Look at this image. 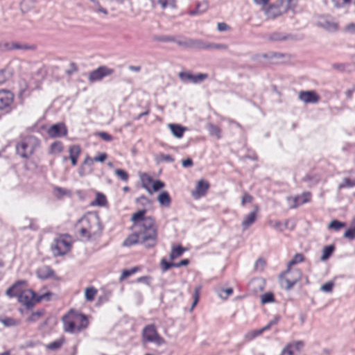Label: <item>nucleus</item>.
Returning <instances> with one entry per match:
<instances>
[{"mask_svg":"<svg viewBox=\"0 0 355 355\" xmlns=\"http://www.w3.org/2000/svg\"><path fill=\"white\" fill-rule=\"evenodd\" d=\"M147 210H138L131 216L132 223L131 230L137 229L141 235V243L146 244L148 248L156 245L158 238V228L155 218L152 216H146Z\"/></svg>","mask_w":355,"mask_h":355,"instance_id":"f257e3e1","label":"nucleus"},{"mask_svg":"<svg viewBox=\"0 0 355 355\" xmlns=\"http://www.w3.org/2000/svg\"><path fill=\"white\" fill-rule=\"evenodd\" d=\"M63 329L70 334L85 330L89 324L87 315L73 309H69L62 318Z\"/></svg>","mask_w":355,"mask_h":355,"instance_id":"f03ea898","label":"nucleus"},{"mask_svg":"<svg viewBox=\"0 0 355 355\" xmlns=\"http://www.w3.org/2000/svg\"><path fill=\"white\" fill-rule=\"evenodd\" d=\"M75 228L81 237L89 239L101 231L99 218L96 214L88 212L77 222Z\"/></svg>","mask_w":355,"mask_h":355,"instance_id":"7ed1b4c3","label":"nucleus"},{"mask_svg":"<svg viewBox=\"0 0 355 355\" xmlns=\"http://www.w3.org/2000/svg\"><path fill=\"white\" fill-rule=\"evenodd\" d=\"M40 145L36 137L27 135L20 139L15 145L16 153L23 159H28L35 153Z\"/></svg>","mask_w":355,"mask_h":355,"instance_id":"20e7f679","label":"nucleus"},{"mask_svg":"<svg viewBox=\"0 0 355 355\" xmlns=\"http://www.w3.org/2000/svg\"><path fill=\"white\" fill-rule=\"evenodd\" d=\"M53 293L47 291L43 293H36L31 289H26L17 297L19 303L24 306L26 309H32L36 304L42 301H49L51 300Z\"/></svg>","mask_w":355,"mask_h":355,"instance_id":"39448f33","label":"nucleus"},{"mask_svg":"<svg viewBox=\"0 0 355 355\" xmlns=\"http://www.w3.org/2000/svg\"><path fill=\"white\" fill-rule=\"evenodd\" d=\"M302 275L301 270L286 267V269L279 275V285L285 290L289 291L301 280Z\"/></svg>","mask_w":355,"mask_h":355,"instance_id":"423d86ee","label":"nucleus"},{"mask_svg":"<svg viewBox=\"0 0 355 355\" xmlns=\"http://www.w3.org/2000/svg\"><path fill=\"white\" fill-rule=\"evenodd\" d=\"M73 239L68 234H61L51 244V249L55 257L63 256L71 249Z\"/></svg>","mask_w":355,"mask_h":355,"instance_id":"0eeeda50","label":"nucleus"},{"mask_svg":"<svg viewBox=\"0 0 355 355\" xmlns=\"http://www.w3.org/2000/svg\"><path fill=\"white\" fill-rule=\"evenodd\" d=\"M141 187L149 194H153L165 187V183L160 180L154 179L152 175L146 172L138 173Z\"/></svg>","mask_w":355,"mask_h":355,"instance_id":"6e6552de","label":"nucleus"},{"mask_svg":"<svg viewBox=\"0 0 355 355\" xmlns=\"http://www.w3.org/2000/svg\"><path fill=\"white\" fill-rule=\"evenodd\" d=\"M142 339L144 342L155 343L157 345H162L166 343L165 340L159 334L154 324H148L144 328Z\"/></svg>","mask_w":355,"mask_h":355,"instance_id":"1a4fd4ad","label":"nucleus"},{"mask_svg":"<svg viewBox=\"0 0 355 355\" xmlns=\"http://www.w3.org/2000/svg\"><path fill=\"white\" fill-rule=\"evenodd\" d=\"M188 47L197 49H218L227 50L228 46L225 44H215V43H204L201 40H191L185 43Z\"/></svg>","mask_w":355,"mask_h":355,"instance_id":"9d476101","label":"nucleus"},{"mask_svg":"<svg viewBox=\"0 0 355 355\" xmlns=\"http://www.w3.org/2000/svg\"><path fill=\"white\" fill-rule=\"evenodd\" d=\"M209 188V182L205 179H200L196 182L194 189L191 191V195L195 200L200 199L207 195Z\"/></svg>","mask_w":355,"mask_h":355,"instance_id":"9b49d317","label":"nucleus"},{"mask_svg":"<svg viewBox=\"0 0 355 355\" xmlns=\"http://www.w3.org/2000/svg\"><path fill=\"white\" fill-rule=\"evenodd\" d=\"M14 94L8 89H0V110L9 112L14 102Z\"/></svg>","mask_w":355,"mask_h":355,"instance_id":"f8f14e48","label":"nucleus"},{"mask_svg":"<svg viewBox=\"0 0 355 355\" xmlns=\"http://www.w3.org/2000/svg\"><path fill=\"white\" fill-rule=\"evenodd\" d=\"M28 286V282L26 280H19L16 282L12 286L9 287L6 291V294L10 298L12 297H19V296L26 291Z\"/></svg>","mask_w":355,"mask_h":355,"instance_id":"ddd939ff","label":"nucleus"},{"mask_svg":"<svg viewBox=\"0 0 355 355\" xmlns=\"http://www.w3.org/2000/svg\"><path fill=\"white\" fill-rule=\"evenodd\" d=\"M69 157L64 156L62 158L64 162L69 159L72 166H76L78 164L79 157L82 153V148L79 144L70 145L68 147Z\"/></svg>","mask_w":355,"mask_h":355,"instance_id":"4468645a","label":"nucleus"},{"mask_svg":"<svg viewBox=\"0 0 355 355\" xmlns=\"http://www.w3.org/2000/svg\"><path fill=\"white\" fill-rule=\"evenodd\" d=\"M113 72L114 70L112 69H110L105 66H101L90 72L89 80L91 83L101 80L103 78L111 75Z\"/></svg>","mask_w":355,"mask_h":355,"instance_id":"2eb2a0df","label":"nucleus"},{"mask_svg":"<svg viewBox=\"0 0 355 355\" xmlns=\"http://www.w3.org/2000/svg\"><path fill=\"white\" fill-rule=\"evenodd\" d=\"M304 343L302 340H295L288 343L282 349L280 355H297L300 353L303 347Z\"/></svg>","mask_w":355,"mask_h":355,"instance_id":"dca6fc26","label":"nucleus"},{"mask_svg":"<svg viewBox=\"0 0 355 355\" xmlns=\"http://www.w3.org/2000/svg\"><path fill=\"white\" fill-rule=\"evenodd\" d=\"M48 135L51 138L65 137L68 133L67 126L63 123L51 125L47 130Z\"/></svg>","mask_w":355,"mask_h":355,"instance_id":"f3484780","label":"nucleus"},{"mask_svg":"<svg viewBox=\"0 0 355 355\" xmlns=\"http://www.w3.org/2000/svg\"><path fill=\"white\" fill-rule=\"evenodd\" d=\"M259 206L255 205L253 211L245 215L241 223V226L243 230L249 228L257 219L259 212Z\"/></svg>","mask_w":355,"mask_h":355,"instance_id":"a211bd4d","label":"nucleus"},{"mask_svg":"<svg viewBox=\"0 0 355 355\" xmlns=\"http://www.w3.org/2000/svg\"><path fill=\"white\" fill-rule=\"evenodd\" d=\"M94 162L95 161L94 157H91L88 155H86L78 170V174L80 176H85L87 174L92 173L93 171L92 168Z\"/></svg>","mask_w":355,"mask_h":355,"instance_id":"6ab92c4d","label":"nucleus"},{"mask_svg":"<svg viewBox=\"0 0 355 355\" xmlns=\"http://www.w3.org/2000/svg\"><path fill=\"white\" fill-rule=\"evenodd\" d=\"M298 98L305 103H316L320 101V96L315 91H301Z\"/></svg>","mask_w":355,"mask_h":355,"instance_id":"aec40b11","label":"nucleus"},{"mask_svg":"<svg viewBox=\"0 0 355 355\" xmlns=\"http://www.w3.org/2000/svg\"><path fill=\"white\" fill-rule=\"evenodd\" d=\"M312 195L309 191H305L300 195L296 196L293 198V208H296L303 204L310 202L311 201Z\"/></svg>","mask_w":355,"mask_h":355,"instance_id":"412c9836","label":"nucleus"},{"mask_svg":"<svg viewBox=\"0 0 355 355\" xmlns=\"http://www.w3.org/2000/svg\"><path fill=\"white\" fill-rule=\"evenodd\" d=\"M275 323L273 322H270L266 326L263 327V328H261L259 329H255L250 331L245 334V339L247 341H251L255 338L261 336L263 332L266 331H268L270 329L272 324Z\"/></svg>","mask_w":355,"mask_h":355,"instance_id":"4be33fe9","label":"nucleus"},{"mask_svg":"<svg viewBox=\"0 0 355 355\" xmlns=\"http://www.w3.org/2000/svg\"><path fill=\"white\" fill-rule=\"evenodd\" d=\"M37 276L42 279H46L54 275V271L49 266H42L36 271Z\"/></svg>","mask_w":355,"mask_h":355,"instance_id":"5701e85b","label":"nucleus"},{"mask_svg":"<svg viewBox=\"0 0 355 355\" xmlns=\"http://www.w3.org/2000/svg\"><path fill=\"white\" fill-rule=\"evenodd\" d=\"M141 241V235L137 231L129 234L123 242V247H131Z\"/></svg>","mask_w":355,"mask_h":355,"instance_id":"b1692460","label":"nucleus"},{"mask_svg":"<svg viewBox=\"0 0 355 355\" xmlns=\"http://www.w3.org/2000/svg\"><path fill=\"white\" fill-rule=\"evenodd\" d=\"M64 144L61 141H55L49 146L48 153L51 155H56L64 151Z\"/></svg>","mask_w":355,"mask_h":355,"instance_id":"393cba45","label":"nucleus"},{"mask_svg":"<svg viewBox=\"0 0 355 355\" xmlns=\"http://www.w3.org/2000/svg\"><path fill=\"white\" fill-rule=\"evenodd\" d=\"M107 205V200L105 194L101 192L96 193L95 199L91 202V206L105 207Z\"/></svg>","mask_w":355,"mask_h":355,"instance_id":"a878e982","label":"nucleus"},{"mask_svg":"<svg viewBox=\"0 0 355 355\" xmlns=\"http://www.w3.org/2000/svg\"><path fill=\"white\" fill-rule=\"evenodd\" d=\"M157 200L161 206L169 207L171 203V198L168 191H164L157 196Z\"/></svg>","mask_w":355,"mask_h":355,"instance_id":"bb28decb","label":"nucleus"},{"mask_svg":"<svg viewBox=\"0 0 355 355\" xmlns=\"http://www.w3.org/2000/svg\"><path fill=\"white\" fill-rule=\"evenodd\" d=\"M168 128L172 132L173 135L178 138H182L184 132L186 131V128L179 124L171 123L168 124Z\"/></svg>","mask_w":355,"mask_h":355,"instance_id":"cd10ccee","label":"nucleus"},{"mask_svg":"<svg viewBox=\"0 0 355 355\" xmlns=\"http://www.w3.org/2000/svg\"><path fill=\"white\" fill-rule=\"evenodd\" d=\"M187 250V248H183L181 245H173L170 253V259L174 260L180 257L182 254Z\"/></svg>","mask_w":355,"mask_h":355,"instance_id":"c85d7f7f","label":"nucleus"},{"mask_svg":"<svg viewBox=\"0 0 355 355\" xmlns=\"http://www.w3.org/2000/svg\"><path fill=\"white\" fill-rule=\"evenodd\" d=\"M8 49L10 50L21 49V50H35L36 46L33 44H20L16 42H12L8 44Z\"/></svg>","mask_w":355,"mask_h":355,"instance_id":"c756f323","label":"nucleus"},{"mask_svg":"<svg viewBox=\"0 0 355 355\" xmlns=\"http://www.w3.org/2000/svg\"><path fill=\"white\" fill-rule=\"evenodd\" d=\"M305 261V256L302 253H296L293 259L290 260L288 263L287 266L290 268H295L294 266L302 263Z\"/></svg>","mask_w":355,"mask_h":355,"instance_id":"7c9ffc66","label":"nucleus"},{"mask_svg":"<svg viewBox=\"0 0 355 355\" xmlns=\"http://www.w3.org/2000/svg\"><path fill=\"white\" fill-rule=\"evenodd\" d=\"M98 293V290L94 286L87 287L85 290V298L87 302H92L94 300L96 295Z\"/></svg>","mask_w":355,"mask_h":355,"instance_id":"2f4dec72","label":"nucleus"},{"mask_svg":"<svg viewBox=\"0 0 355 355\" xmlns=\"http://www.w3.org/2000/svg\"><path fill=\"white\" fill-rule=\"evenodd\" d=\"M45 314L44 309H39L36 311L31 313L30 316L26 319V321L29 323H33L38 321L41 319Z\"/></svg>","mask_w":355,"mask_h":355,"instance_id":"473e14b6","label":"nucleus"},{"mask_svg":"<svg viewBox=\"0 0 355 355\" xmlns=\"http://www.w3.org/2000/svg\"><path fill=\"white\" fill-rule=\"evenodd\" d=\"M335 251L334 245H329L324 246L322 249V254L320 257V260L322 261H327Z\"/></svg>","mask_w":355,"mask_h":355,"instance_id":"72a5a7b5","label":"nucleus"},{"mask_svg":"<svg viewBox=\"0 0 355 355\" xmlns=\"http://www.w3.org/2000/svg\"><path fill=\"white\" fill-rule=\"evenodd\" d=\"M207 130L210 135L215 137L216 139L221 138V129L218 125L209 123L207 125Z\"/></svg>","mask_w":355,"mask_h":355,"instance_id":"f704fd0d","label":"nucleus"},{"mask_svg":"<svg viewBox=\"0 0 355 355\" xmlns=\"http://www.w3.org/2000/svg\"><path fill=\"white\" fill-rule=\"evenodd\" d=\"M12 75V71L6 67L0 70V85L5 83Z\"/></svg>","mask_w":355,"mask_h":355,"instance_id":"c9c22d12","label":"nucleus"},{"mask_svg":"<svg viewBox=\"0 0 355 355\" xmlns=\"http://www.w3.org/2000/svg\"><path fill=\"white\" fill-rule=\"evenodd\" d=\"M53 194L57 198H61L64 196H70L71 193L67 189L55 187L53 189Z\"/></svg>","mask_w":355,"mask_h":355,"instance_id":"e433bc0d","label":"nucleus"},{"mask_svg":"<svg viewBox=\"0 0 355 355\" xmlns=\"http://www.w3.org/2000/svg\"><path fill=\"white\" fill-rule=\"evenodd\" d=\"M140 270V267L135 266L130 270H123L121 272V275L119 277V282H123L124 279L128 278V277L135 274L138 271Z\"/></svg>","mask_w":355,"mask_h":355,"instance_id":"4c0bfd02","label":"nucleus"},{"mask_svg":"<svg viewBox=\"0 0 355 355\" xmlns=\"http://www.w3.org/2000/svg\"><path fill=\"white\" fill-rule=\"evenodd\" d=\"M64 342H65V338L64 336H62L59 339L49 343L47 345L46 348L50 350L58 349L62 347V345L64 343Z\"/></svg>","mask_w":355,"mask_h":355,"instance_id":"58836bf2","label":"nucleus"},{"mask_svg":"<svg viewBox=\"0 0 355 355\" xmlns=\"http://www.w3.org/2000/svg\"><path fill=\"white\" fill-rule=\"evenodd\" d=\"M352 226L348 228L344 233L343 236L349 241L355 239V218L352 220Z\"/></svg>","mask_w":355,"mask_h":355,"instance_id":"ea45409f","label":"nucleus"},{"mask_svg":"<svg viewBox=\"0 0 355 355\" xmlns=\"http://www.w3.org/2000/svg\"><path fill=\"white\" fill-rule=\"evenodd\" d=\"M354 187H355V178L351 179L349 178H345L343 179V182L338 185V189H343Z\"/></svg>","mask_w":355,"mask_h":355,"instance_id":"a19ab883","label":"nucleus"},{"mask_svg":"<svg viewBox=\"0 0 355 355\" xmlns=\"http://www.w3.org/2000/svg\"><path fill=\"white\" fill-rule=\"evenodd\" d=\"M0 322L6 327H14L19 324V322L10 317H5L0 319Z\"/></svg>","mask_w":355,"mask_h":355,"instance_id":"79ce46f5","label":"nucleus"},{"mask_svg":"<svg viewBox=\"0 0 355 355\" xmlns=\"http://www.w3.org/2000/svg\"><path fill=\"white\" fill-rule=\"evenodd\" d=\"M114 174L116 177L122 181L128 182L129 180V175L127 171L123 169L116 168L114 171Z\"/></svg>","mask_w":355,"mask_h":355,"instance_id":"37998d69","label":"nucleus"},{"mask_svg":"<svg viewBox=\"0 0 355 355\" xmlns=\"http://www.w3.org/2000/svg\"><path fill=\"white\" fill-rule=\"evenodd\" d=\"M275 302V296L272 293L268 292L263 293L261 296V302L264 304L267 303H271Z\"/></svg>","mask_w":355,"mask_h":355,"instance_id":"c03bdc74","label":"nucleus"},{"mask_svg":"<svg viewBox=\"0 0 355 355\" xmlns=\"http://www.w3.org/2000/svg\"><path fill=\"white\" fill-rule=\"evenodd\" d=\"M176 0H158V3L163 9L166 8H175L176 7Z\"/></svg>","mask_w":355,"mask_h":355,"instance_id":"a18cd8bd","label":"nucleus"},{"mask_svg":"<svg viewBox=\"0 0 355 355\" xmlns=\"http://www.w3.org/2000/svg\"><path fill=\"white\" fill-rule=\"evenodd\" d=\"M200 291H201V286H198L195 288L194 292H193V304L191 305V310H193L194 309V307L198 303V301L200 300Z\"/></svg>","mask_w":355,"mask_h":355,"instance_id":"49530a36","label":"nucleus"},{"mask_svg":"<svg viewBox=\"0 0 355 355\" xmlns=\"http://www.w3.org/2000/svg\"><path fill=\"white\" fill-rule=\"evenodd\" d=\"M332 68L338 72H347L348 70L349 64L347 63H334L332 64Z\"/></svg>","mask_w":355,"mask_h":355,"instance_id":"de8ad7c7","label":"nucleus"},{"mask_svg":"<svg viewBox=\"0 0 355 355\" xmlns=\"http://www.w3.org/2000/svg\"><path fill=\"white\" fill-rule=\"evenodd\" d=\"M346 224L343 222H340L338 220H333L329 224V228L333 229L336 231L340 230L341 228L345 227Z\"/></svg>","mask_w":355,"mask_h":355,"instance_id":"09e8293b","label":"nucleus"},{"mask_svg":"<svg viewBox=\"0 0 355 355\" xmlns=\"http://www.w3.org/2000/svg\"><path fill=\"white\" fill-rule=\"evenodd\" d=\"M208 78V75L207 73H198L197 75H193V78H191V81L193 83H200Z\"/></svg>","mask_w":355,"mask_h":355,"instance_id":"8fccbe9b","label":"nucleus"},{"mask_svg":"<svg viewBox=\"0 0 355 355\" xmlns=\"http://www.w3.org/2000/svg\"><path fill=\"white\" fill-rule=\"evenodd\" d=\"M334 5L337 8H343L351 4L352 0H331Z\"/></svg>","mask_w":355,"mask_h":355,"instance_id":"3c124183","label":"nucleus"},{"mask_svg":"<svg viewBox=\"0 0 355 355\" xmlns=\"http://www.w3.org/2000/svg\"><path fill=\"white\" fill-rule=\"evenodd\" d=\"M175 263L168 262L165 259H162L160 261V267L163 272H166L171 268L174 267Z\"/></svg>","mask_w":355,"mask_h":355,"instance_id":"603ef678","label":"nucleus"},{"mask_svg":"<svg viewBox=\"0 0 355 355\" xmlns=\"http://www.w3.org/2000/svg\"><path fill=\"white\" fill-rule=\"evenodd\" d=\"M233 293V289L232 288H228L226 289H223L221 293L219 294V297L223 300H227L228 297Z\"/></svg>","mask_w":355,"mask_h":355,"instance_id":"864d4df0","label":"nucleus"},{"mask_svg":"<svg viewBox=\"0 0 355 355\" xmlns=\"http://www.w3.org/2000/svg\"><path fill=\"white\" fill-rule=\"evenodd\" d=\"M95 162H104L107 158V154L106 153H98L96 156L94 157Z\"/></svg>","mask_w":355,"mask_h":355,"instance_id":"5fc2aeb1","label":"nucleus"},{"mask_svg":"<svg viewBox=\"0 0 355 355\" xmlns=\"http://www.w3.org/2000/svg\"><path fill=\"white\" fill-rule=\"evenodd\" d=\"M253 200V197L248 193H245L241 198V205L245 206L246 203H250Z\"/></svg>","mask_w":355,"mask_h":355,"instance_id":"6e6d98bb","label":"nucleus"},{"mask_svg":"<svg viewBox=\"0 0 355 355\" xmlns=\"http://www.w3.org/2000/svg\"><path fill=\"white\" fill-rule=\"evenodd\" d=\"M78 68L77 64L75 62H71L69 64V69L66 71V73L68 76H71L75 72L78 71Z\"/></svg>","mask_w":355,"mask_h":355,"instance_id":"4d7b16f0","label":"nucleus"},{"mask_svg":"<svg viewBox=\"0 0 355 355\" xmlns=\"http://www.w3.org/2000/svg\"><path fill=\"white\" fill-rule=\"evenodd\" d=\"M97 135L100 138H101L102 139H103L104 141H110L113 139L112 136L105 132H99L97 133Z\"/></svg>","mask_w":355,"mask_h":355,"instance_id":"13d9d810","label":"nucleus"},{"mask_svg":"<svg viewBox=\"0 0 355 355\" xmlns=\"http://www.w3.org/2000/svg\"><path fill=\"white\" fill-rule=\"evenodd\" d=\"M217 28L220 32L230 30V27L224 22L218 23Z\"/></svg>","mask_w":355,"mask_h":355,"instance_id":"bf43d9fd","label":"nucleus"},{"mask_svg":"<svg viewBox=\"0 0 355 355\" xmlns=\"http://www.w3.org/2000/svg\"><path fill=\"white\" fill-rule=\"evenodd\" d=\"M334 284L331 282H327L322 286V290L325 292H330L332 291Z\"/></svg>","mask_w":355,"mask_h":355,"instance_id":"052dcab7","label":"nucleus"},{"mask_svg":"<svg viewBox=\"0 0 355 355\" xmlns=\"http://www.w3.org/2000/svg\"><path fill=\"white\" fill-rule=\"evenodd\" d=\"M179 77L182 80H191V78H193V74L189 73H187V72H180L179 73Z\"/></svg>","mask_w":355,"mask_h":355,"instance_id":"680f3d73","label":"nucleus"},{"mask_svg":"<svg viewBox=\"0 0 355 355\" xmlns=\"http://www.w3.org/2000/svg\"><path fill=\"white\" fill-rule=\"evenodd\" d=\"M189 262L190 261H189V260L188 259H184L181 260L178 263H175L174 267L175 268H180L181 266H188L189 264Z\"/></svg>","mask_w":355,"mask_h":355,"instance_id":"e2e57ef3","label":"nucleus"},{"mask_svg":"<svg viewBox=\"0 0 355 355\" xmlns=\"http://www.w3.org/2000/svg\"><path fill=\"white\" fill-rule=\"evenodd\" d=\"M266 266V261L263 259H259L255 263L256 268H260L261 270H263V268Z\"/></svg>","mask_w":355,"mask_h":355,"instance_id":"0e129e2a","label":"nucleus"},{"mask_svg":"<svg viewBox=\"0 0 355 355\" xmlns=\"http://www.w3.org/2000/svg\"><path fill=\"white\" fill-rule=\"evenodd\" d=\"M182 164L183 167L187 168V167L192 166L193 163V160L191 158H187L182 161Z\"/></svg>","mask_w":355,"mask_h":355,"instance_id":"69168bd1","label":"nucleus"},{"mask_svg":"<svg viewBox=\"0 0 355 355\" xmlns=\"http://www.w3.org/2000/svg\"><path fill=\"white\" fill-rule=\"evenodd\" d=\"M157 40L161 42H175V40L173 37L171 36H164L157 39Z\"/></svg>","mask_w":355,"mask_h":355,"instance_id":"338daca9","label":"nucleus"},{"mask_svg":"<svg viewBox=\"0 0 355 355\" xmlns=\"http://www.w3.org/2000/svg\"><path fill=\"white\" fill-rule=\"evenodd\" d=\"M346 30L349 32H351V33H354L355 32V24L354 23H350L347 26H346Z\"/></svg>","mask_w":355,"mask_h":355,"instance_id":"774afa93","label":"nucleus"}]
</instances>
